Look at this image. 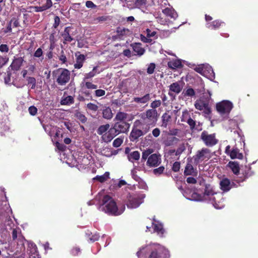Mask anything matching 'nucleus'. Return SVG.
I'll return each instance as SVG.
<instances>
[{"instance_id":"1","label":"nucleus","mask_w":258,"mask_h":258,"mask_svg":"<svg viewBox=\"0 0 258 258\" xmlns=\"http://www.w3.org/2000/svg\"><path fill=\"white\" fill-rule=\"evenodd\" d=\"M137 255L138 258H168L169 252L164 246L151 243L140 248Z\"/></svg>"},{"instance_id":"2","label":"nucleus","mask_w":258,"mask_h":258,"mask_svg":"<svg viewBox=\"0 0 258 258\" xmlns=\"http://www.w3.org/2000/svg\"><path fill=\"white\" fill-rule=\"evenodd\" d=\"M187 199L195 201H208L217 209H220L224 206V205L221 202L222 199V195L220 193L215 192L212 189L208 187L206 188L203 196H201L196 192H192L190 197H187Z\"/></svg>"},{"instance_id":"3","label":"nucleus","mask_w":258,"mask_h":258,"mask_svg":"<svg viewBox=\"0 0 258 258\" xmlns=\"http://www.w3.org/2000/svg\"><path fill=\"white\" fill-rule=\"evenodd\" d=\"M125 206H117L114 200L108 195L104 196L102 204L99 207V210L105 213L113 216L121 214L125 210Z\"/></svg>"},{"instance_id":"4","label":"nucleus","mask_w":258,"mask_h":258,"mask_svg":"<svg viewBox=\"0 0 258 258\" xmlns=\"http://www.w3.org/2000/svg\"><path fill=\"white\" fill-rule=\"evenodd\" d=\"M129 124L124 121L117 122L110 128L107 133L103 137V141L110 142L115 136L120 133H125L129 128Z\"/></svg>"},{"instance_id":"5","label":"nucleus","mask_w":258,"mask_h":258,"mask_svg":"<svg viewBox=\"0 0 258 258\" xmlns=\"http://www.w3.org/2000/svg\"><path fill=\"white\" fill-rule=\"evenodd\" d=\"M146 196L144 194L130 195L127 197V207L130 209L138 208L144 202Z\"/></svg>"},{"instance_id":"6","label":"nucleus","mask_w":258,"mask_h":258,"mask_svg":"<svg viewBox=\"0 0 258 258\" xmlns=\"http://www.w3.org/2000/svg\"><path fill=\"white\" fill-rule=\"evenodd\" d=\"M212 156L211 151L207 148H203L197 151L193 158L196 164L202 162L204 160H208Z\"/></svg>"},{"instance_id":"7","label":"nucleus","mask_w":258,"mask_h":258,"mask_svg":"<svg viewBox=\"0 0 258 258\" xmlns=\"http://www.w3.org/2000/svg\"><path fill=\"white\" fill-rule=\"evenodd\" d=\"M58 77L56 82L60 85H66L70 80V73L66 69H59L56 71Z\"/></svg>"},{"instance_id":"8","label":"nucleus","mask_w":258,"mask_h":258,"mask_svg":"<svg viewBox=\"0 0 258 258\" xmlns=\"http://www.w3.org/2000/svg\"><path fill=\"white\" fill-rule=\"evenodd\" d=\"M232 108V103L228 100H223L216 104L217 110L222 115L228 114Z\"/></svg>"},{"instance_id":"9","label":"nucleus","mask_w":258,"mask_h":258,"mask_svg":"<svg viewBox=\"0 0 258 258\" xmlns=\"http://www.w3.org/2000/svg\"><path fill=\"white\" fill-rule=\"evenodd\" d=\"M201 139L204 144L208 147H212L218 143V140L215 137V134H210L206 131L202 133Z\"/></svg>"},{"instance_id":"10","label":"nucleus","mask_w":258,"mask_h":258,"mask_svg":"<svg viewBox=\"0 0 258 258\" xmlns=\"http://www.w3.org/2000/svg\"><path fill=\"white\" fill-rule=\"evenodd\" d=\"M142 118L148 124H154L157 120V112L156 110L149 109L142 115Z\"/></svg>"},{"instance_id":"11","label":"nucleus","mask_w":258,"mask_h":258,"mask_svg":"<svg viewBox=\"0 0 258 258\" xmlns=\"http://www.w3.org/2000/svg\"><path fill=\"white\" fill-rule=\"evenodd\" d=\"M150 127L146 125L145 127H142V130L138 128H133L130 134V138L132 141H134L139 137L145 135L149 131Z\"/></svg>"},{"instance_id":"12","label":"nucleus","mask_w":258,"mask_h":258,"mask_svg":"<svg viewBox=\"0 0 258 258\" xmlns=\"http://www.w3.org/2000/svg\"><path fill=\"white\" fill-rule=\"evenodd\" d=\"M225 153L227 155H229L230 158L232 159H242L243 158V155L241 153L239 152L238 149L235 148L231 150L229 145L226 147Z\"/></svg>"},{"instance_id":"13","label":"nucleus","mask_w":258,"mask_h":258,"mask_svg":"<svg viewBox=\"0 0 258 258\" xmlns=\"http://www.w3.org/2000/svg\"><path fill=\"white\" fill-rule=\"evenodd\" d=\"M195 106L196 109L200 110H203L207 114H209L211 112L210 108L209 107L208 102L207 101H204L201 99L196 101Z\"/></svg>"},{"instance_id":"14","label":"nucleus","mask_w":258,"mask_h":258,"mask_svg":"<svg viewBox=\"0 0 258 258\" xmlns=\"http://www.w3.org/2000/svg\"><path fill=\"white\" fill-rule=\"evenodd\" d=\"M169 87L168 94L170 96H173L181 91L183 86L181 82H176L171 84Z\"/></svg>"},{"instance_id":"15","label":"nucleus","mask_w":258,"mask_h":258,"mask_svg":"<svg viewBox=\"0 0 258 258\" xmlns=\"http://www.w3.org/2000/svg\"><path fill=\"white\" fill-rule=\"evenodd\" d=\"M160 156L156 154H151L147 161V165L149 167H156L161 163Z\"/></svg>"},{"instance_id":"16","label":"nucleus","mask_w":258,"mask_h":258,"mask_svg":"<svg viewBox=\"0 0 258 258\" xmlns=\"http://www.w3.org/2000/svg\"><path fill=\"white\" fill-rule=\"evenodd\" d=\"M12 238L13 240L17 242L18 244L24 245L25 239L21 234V231L19 228L13 229Z\"/></svg>"},{"instance_id":"17","label":"nucleus","mask_w":258,"mask_h":258,"mask_svg":"<svg viewBox=\"0 0 258 258\" xmlns=\"http://www.w3.org/2000/svg\"><path fill=\"white\" fill-rule=\"evenodd\" d=\"M24 59L22 57L15 56L10 67L14 71H18L22 66Z\"/></svg>"},{"instance_id":"18","label":"nucleus","mask_w":258,"mask_h":258,"mask_svg":"<svg viewBox=\"0 0 258 258\" xmlns=\"http://www.w3.org/2000/svg\"><path fill=\"white\" fill-rule=\"evenodd\" d=\"M203 76L206 77L210 80H213L215 77V73L212 68L208 64L205 65Z\"/></svg>"},{"instance_id":"19","label":"nucleus","mask_w":258,"mask_h":258,"mask_svg":"<svg viewBox=\"0 0 258 258\" xmlns=\"http://www.w3.org/2000/svg\"><path fill=\"white\" fill-rule=\"evenodd\" d=\"M76 56V63L74 64L75 69H81L83 65L84 62L85 60V56L84 54H81L79 52L75 54Z\"/></svg>"},{"instance_id":"20","label":"nucleus","mask_w":258,"mask_h":258,"mask_svg":"<svg viewBox=\"0 0 258 258\" xmlns=\"http://www.w3.org/2000/svg\"><path fill=\"white\" fill-rule=\"evenodd\" d=\"M187 123L190 126V128L192 130H197L198 131H201L202 130V124L200 122H197L195 120H193L191 118H189L187 120Z\"/></svg>"},{"instance_id":"21","label":"nucleus","mask_w":258,"mask_h":258,"mask_svg":"<svg viewBox=\"0 0 258 258\" xmlns=\"http://www.w3.org/2000/svg\"><path fill=\"white\" fill-rule=\"evenodd\" d=\"M150 99V94H146L142 97H134V101L140 104H145L147 103Z\"/></svg>"},{"instance_id":"22","label":"nucleus","mask_w":258,"mask_h":258,"mask_svg":"<svg viewBox=\"0 0 258 258\" xmlns=\"http://www.w3.org/2000/svg\"><path fill=\"white\" fill-rule=\"evenodd\" d=\"M152 226L153 227L154 232H157L160 236L163 234L164 230L161 223L158 222H153Z\"/></svg>"},{"instance_id":"23","label":"nucleus","mask_w":258,"mask_h":258,"mask_svg":"<svg viewBox=\"0 0 258 258\" xmlns=\"http://www.w3.org/2000/svg\"><path fill=\"white\" fill-rule=\"evenodd\" d=\"M162 12L165 15L174 19L177 17V14L172 8H166L162 10Z\"/></svg>"},{"instance_id":"24","label":"nucleus","mask_w":258,"mask_h":258,"mask_svg":"<svg viewBox=\"0 0 258 258\" xmlns=\"http://www.w3.org/2000/svg\"><path fill=\"white\" fill-rule=\"evenodd\" d=\"M221 189L224 191H227L231 188L230 182L227 178L223 179L220 181Z\"/></svg>"},{"instance_id":"25","label":"nucleus","mask_w":258,"mask_h":258,"mask_svg":"<svg viewBox=\"0 0 258 258\" xmlns=\"http://www.w3.org/2000/svg\"><path fill=\"white\" fill-rule=\"evenodd\" d=\"M81 85L83 89H88L94 90L97 88V86L96 85H95L92 82L88 81L87 80H83Z\"/></svg>"},{"instance_id":"26","label":"nucleus","mask_w":258,"mask_h":258,"mask_svg":"<svg viewBox=\"0 0 258 258\" xmlns=\"http://www.w3.org/2000/svg\"><path fill=\"white\" fill-rule=\"evenodd\" d=\"M227 166L232 171L234 174H238L239 172V164L237 162L230 161Z\"/></svg>"},{"instance_id":"27","label":"nucleus","mask_w":258,"mask_h":258,"mask_svg":"<svg viewBox=\"0 0 258 258\" xmlns=\"http://www.w3.org/2000/svg\"><path fill=\"white\" fill-rule=\"evenodd\" d=\"M132 47L134 52L139 56L142 55L145 53V50L141 46V43L133 44Z\"/></svg>"},{"instance_id":"28","label":"nucleus","mask_w":258,"mask_h":258,"mask_svg":"<svg viewBox=\"0 0 258 258\" xmlns=\"http://www.w3.org/2000/svg\"><path fill=\"white\" fill-rule=\"evenodd\" d=\"M110 125L109 124H106L104 125H102L99 127V128L97 130V133L99 135H101V138L102 140L103 141V137L104 135L106 134L107 131L110 129Z\"/></svg>"},{"instance_id":"29","label":"nucleus","mask_w":258,"mask_h":258,"mask_svg":"<svg viewBox=\"0 0 258 258\" xmlns=\"http://www.w3.org/2000/svg\"><path fill=\"white\" fill-rule=\"evenodd\" d=\"M140 158V154L137 151H133L129 154L127 159L131 162L134 163L136 161H138Z\"/></svg>"},{"instance_id":"30","label":"nucleus","mask_w":258,"mask_h":258,"mask_svg":"<svg viewBox=\"0 0 258 258\" xmlns=\"http://www.w3.org/2000/svg\"><path fill=\"white\" fill-rule=\"evenodd\" d=\"M62 36L63 38V43L71 42L73 40V38L70 35V28L66 27L62 34Z\"/></svg>"},{"instance_id":"31","label":"nucleus","mask_w":258,"mask_h":258,"mask_svg":"<svg viewBox=\"0 0 258 258\" xmlns=\"http://www.w3.org/2000/svg\"><path fill=\"white\" fill-rule=\"evenodd\" d=\"M103 117L106 119H110L113 117V113L110 108L106 107L102 110Z\"/></svg>"},{"instance_id":"32","label":"nucleus","mask_w":258,"mask_h":258,"mask_svg":"<svg viewBox=\"0 0 258 258\" xmlns=\"http://www.w3.org/2000/svg\"><path fill=\"white\" fill-rule=\"evenodd\" d=\"M170 119L171 116L167 113H164L162 116L161 126L164 128H166Z\"/></svg>"},{"instance_id":"33","label":"nucleus","mask_w":258,"mask_h":258,"mask_svg":"<svg viewBox=\"0 0 258 258\" xmlns=\"http://www.w3.org/2000/svg\"><path fill=\"white\" fill-rule=\"evenodd\" d=\"M168 66L170 68L175 69L181 67L182 64L180 59H175L168 62Z\"/></svg>"},{"instance_id":"34","label":"nucleus","mask_w":258,"mask_h":258,"mask_svg":"<svg viewBox=\"0 0 258 258\" xmlns=\"http://www.w3.org/2000/svg\"><path fill=\"white\" fill-rule=\"evenodd\" d=\"M222 24L223 23L219 21H214L212 22L207 23V27L211 29H217L219 28Z\"/></svg>"},{"instance_id":"35","label":"nucleus","mask_w":258,"mask_h":258,"mask_svg":"<svg viewBox=\"0 0 258 258\" xmlns=\"http://www.w3.org/2000/svg\"><path fill=\"white\" fill-rule=\"evenodd\" d=\"M116 31L117 34L120 36L129 35L131 33L129 29L123 27H118Z\"/></svg>"},{"instance_id":"36","label":"nucleus","mask_w":258,"mask_h":258,"mask_svg":"<svg viewBox=\"0 0 258 258\" xmlns=\"http://www.w3.org/2000/svg\"><path fill=\"white\" fill-rule=\"evenodd\" d=\"M109 177V173L108 172H106L102 175H97L95 177L93 178V180H98L100 182H103L107 180Z\"/></svg>"},{"instance_id":"37","label":"nucleus","mask_w":258,"mask_h":258,"mask_svg":"<svg viewBox=\"0 0 258 258\" xmlns=\"http://www.w3.org/2000/svg\"><path fill=\"white\" fill-rule=\"evenodd\" d=\"M97 67H95L93 69V70L88 73H86L84 75V77L83 80H88V79H91L96 75V70Z\"/></svg>"},{"instance_id":"38","label":"nucleus","mask_w":258,"mask_h":258,"mask_svg":"<svg viewBox=\"0 0 258 258\" xmlns=\"http://www.w3.org/2000/svg\"><path fill=\"white\" fill-rule=\"evenodd\" d=\"M127 114L123 112H118L116 114L114 120L123 121L127 118Z\"/></svg>"},{"instance_id":"39","label":"nucleus","mask_w":258,"mask_h":258,"mask_svg":"<svg viewBox=\"0 0 258 258\" xmlns=\"http://www.w3.org/2000/svg\"><path fill=\"white\" fill-rule=\"evenodd\" d=\"M184 173L186 175H194L195 171L192 166L191 164H188L185 168Z\"/></svg>"},{"instance_id":"40","label":"nucleus","mask_w":258,"mask_h":258,"mask_svg":"<svg viewBox=\"0 0 258 258\" xmlns=\"http://www.w3.org/2000/svg\"><path fill=\"white\" fill-rule=\"evenodd\" d=\"M9 61V58L7 55H0V69L5 66Z\"/></svg>"},{"instance_id":"41","label":"nucleus","mask_w":258,"mask_h":258,"mask_svg":"<svg viewBox=\"0 0 258 258\" xmlns=\"http://www.w3.org/2000/svg\"><path fill=\"white\" fill-rule=\"evenodd\" d=\"M74 98L71 96H68L63 99L61 101V103L62 105H69L72 104L74 102Z\"/></svg>"},{"instance_id":"42","label":"nucleus","mask_w":258,"mask_h":258,"mask_svg":"<svg viewBox=\"0 0 258 258\" xmlns=\"http://www.w3.org/2000/svg\"><path fill=\"white\" fill-rule=\"evenodd\" d=\"M153 152L152 149H147L145 150L142 153V160L145 161L146 159H148L149 157L150 156V155Z\"/></svg>"},{"instance_id":"43","label":"nucleus","mask_w":258,"mask_h":258,"mask_svg":"<svg viewBox=\"0 0 258 258\" xmlns=\"http://www.w3.org/2000/svg\"><path fill=\"white\" fill-rule=\"evenodd\" d=\"M28 84L31 85V89H34L36 87V79L34 77H29L26 79Z\"/></svg>"},{"instance_id":"44","label":"nucleus","mask_w":258,"mask_h":258,"mask_svg":"<svg viewBox=\"0 0 258 258\" xmlns=\"http://www.w3.org/2000/svg\"><path fill=\"white\" fill-rule=\"evenodd\" d=\"M75 116L78 119L80 120L83 123H84L87 121V118L86 116L80 112H77L75 113Z\"/></svg>"},{"instance_id":"45","label":"nucleus","mask_w":258,"mask_h":258,"mask_svg":"<svg viewBox=\"0 0 258 258\" xmlns=\"http://www.w3.org/2000/svg\"><path fill=\"white\" fill-rule=\"evenodd\" d=\"M189 118H191V117H190L188 111L186 110L183 111L182 112L181 121L187 122V120Z\"/></svg>"},{"instance_id":"46","label":"nucleus","mask_w":258,"mask_h":258,"mask_svg":"<svg viewBox=\"0 0 258 258\" xmlns=\"http://www.w3.org/2000/svg\"><path fill=\"white\" fill-rule=\"evenodd\" d=\"M123 140L121 138H117L115 139L113 142V146L114 147H119L122 143Z\"/></svg>"},{"instance_id":"47","label":"nucleus","mask_w":258,"mask_h":258,"mask_svg":"<svg viewBox=\"0 0 258 258\" xmlns=\"http://www.w3.org/2000/svg\"><path fill=\"white\" fill-rule=\"evenodd\" d=\"M205 65V64H200V65L196 67V68L194 69V70L197 72H198V73L201 74L202 75H203V73H204V69Z\"/></svg>"},{"instance_id":"48","label":"nucleus","mask_w":258,"mask_h":258,"mask_svg":"<svg viewBox=\"0 0 258 258\" xmlns=\"http://www.w3.org/2000/svg\"><path fill=\"white\" fill-rule=\"evenodd\" d=\"M87 107L89 109L94 111H97L98 109V106L97 105L92 103H88L87 104Z\"/></svg>"},{"instance_id":"49","label":"nucleus","mask_w":258,"mask_h":258,"mask_svg":"<svg viewBox=\"0 0 258 258\" xmlns=\"http://www.w3.org/2000/svg\"><path fill=\"white\" fill-rule=\"evenodd\" d=\"M27 67V70L29 72V74L32 75L36 70L35 65L33 64H29Z\"/></svg>"},{"instance_id":"50","label":"nucleus","mask_w":258,"mask_h":258,"mask_svg":"<svg viewBox=\"0 0 258 258\" xmlns=\"http://www.w3.org/2000/svg\"><path fill=\"white\" fill-rule=\"evenodd\" d=\"M161 104V102L160 100H155L153 101L150 105L151 107L152 108H156L159 107Z\"/></svg>"},{"instance_id":"51","label":"nucleus","mask_w":258,"mask_h":258,"mask_svg":"<svg viewBox=\"0 0 258 258\" xmlns=\"http://www.w3.org/2000/svg\"><path fill=\"white\" fill-rule=\"evenodd\" d=\"M155 68V64L153 63H151L148 67L147 73L149 74H152L154 73Z\"/></svg>"},{"instance_id":"52","label":"nucleus","mask_w":258,"mask_h":258,"mask_svg":"<svg viewBox=\"0 0 258 258\" xmlns=\"http://www.w3.org/2000/svg\"><path fill=\"white\" fill-rule=\"evenodd\" d=\"M147 36L151 38L152 37H154L156 34V32L155 31H151L149 29H147L145 31Z\"/></svg>"},{"instance_id":"53","label":"nucleus","mask_w":258,"mask_h":258,"mask_svg":"<svg viewBox=\"0 0 258 258\" xmlns=\"http://www.w3.org/2000/svg\"><path fill=\"white\" fill-rule=\"evenodd\" d=\"M28 111L31 115H35L37 112V109L34 106H31L29 108Z\"/></svg>"},{"instance_id":"54","label":"nucleus","mask_w":258,"mask_h":258,"mask_svg":"<svg viewBox=\"0 0 258 258\" xmlns=\"http://www.w3.org/2000/svg\"><path fill=\"white\" fill-rule=\"evenodd\" d=\"M141 40L142 41L145 43H152L153 40L151 38H150L147 36H145L143 35H141Z\"/></svg>"},{"instance_id":"55","label":"nucleus","mask_w":258,"mask_h":258,"mask_svg":"<svg viewBox=\"0 0 258 258\" xmlns=\"http://www.w3.org/2000/svg\"><path fill=\"white\" fill-rule=\"evenodd\" d=\"M9 50L8 46L7 44H1L0 45V51L4 52H8Z\"/></svg>"},{"instance_id":"56","label":"nucleus","mask_w":258,"mask_h":258,"mask_svg":"<svg viewBox=\"0 0 258 258\" xmlns=\"http://www.w3.org/2000/svg\"><path fill=\"white\" fill-rule=\"evenodd\" d=\"M95 95L97 97H101L104 96L105 94V91L102 89H98L95 91Z\"/></svg>"},{"instance_id":"57","label":"nucleus","mask_w":258,"mask_h":258,"mask_svg":"<svg viewBox=\"0 0 258 258\" xmlns=\"http://www.w3.org/2000/svg\"><path fill=\"white\" fill-rule=\"evenodd\" d=\"M164 170V167L163 166H160L158 168H156L153 170V172L155 174H160L162 173Z\"/></svg>"},{"instance_id":"58","label":"nucleus","mask_w":258,"mask_h":258,"mask_svg":"<svg viewBox=\"0 0 258 258\" xmlns=\"http://www.w3.org/2000/svg\"><path fill=\"white\" fill-rule=\"evenodd\" d=\"M137 166H135L134 169L132 170V175L133 178L137 181H138L140 179L139 177L136 174Z\"/></svg>"},{"instance_id":"59","label":"nucleus","mask_w":258,"mask_h":258,"mask_svg":"<svg viewBox=\"0 0 258 258\" xmlns=\"http://www.w3.org/2000/svg\"><path fill=\"white\" fill-rule=\"evenodd\" d=\"M180 165L178 162H175L172 166V170L175 172H177L180 169Z\"/></svg>"},{"instance_id":"60","label":"nucleus","mask_w":258,"mask_h":258,"mask_svg":"<svg viewBox=\"0 0 258 258\" xmlns=\"http://www.w3.org/2000/svg\"><path fill=\"white\" fill-rule=\"evenodd\" d=\"M195 95V91L192 88H188L185 92V95L192 96Z\"/></svg>"},{"instance_id":"61","label":"nucleus","mask_w":258,"mask_h":258,"mask_svg":"<svg viewBox=\"0 0 258 258\" xmlns=\"http://www.w3.org/2000/svg\"><path fill=\"white\" fill-rule=\"evenodd\" d=\"M86 6L88 8L94 9L96 8V6L90 1H88L86 2Z\"/></svg>"},{"instance_id":"62","label":"nucleus","mask_w":258,"mask_h":258,"mask_svg":"<svg viewBox=\"0 0 258 258\" xmlns=\"http://www.w3.org/2000/svg\"><path fill=\"white\" fill-rule=\"evenodd\" d=\"M42 53H43V52H42L41 48H39L35 52V53L34 54V56L36 57H40V56H42Z\"/></svg>"},{"instance_id":"63","label":"nucleus","mask_w":258,"mask_h":258,"mask_svg":"<svg viewBox=\"0 0 258 258\" xmlns=\"http://www.w3.org/2000/svg\"><path fill=\"white\" fill-rule=\"evenodd\" d=\"M52 5V3L51 0H46V3L43 6L44 7L46 10L50 8Z\"/></svg>"},{"instance_id":"64","label":"nucleus","mask_w":258,"mask_h":258,"mask_svg":"<svg viewBox=\"0 0 258 258\" xmlns=\"http://www.w3.org/2000/svg\"><path fill=\"white\" fill-rule=\"evenodd\" d=\"M160 134V131L158 128H154L152 131V135L155 137H158Z\"/></svg>"}]
</instances>
